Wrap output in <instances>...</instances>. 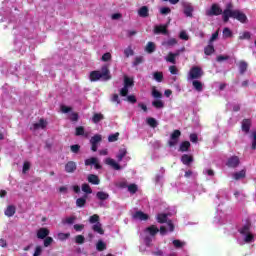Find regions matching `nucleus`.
Returning a JSON list of instances; mask_svg holds the SVG:
<instances>
[{
  "label": "nucleus",
  "instance_id": "43",
  "mask_svg": "<svg viewBox=\"0 0 256 256\" xmlns=\"http://www.w3.org/2000/svg\"><path fill=\"white\" fill-rule=\"evenodd\" d=\"M77 220V217L72 216V217H68L65 220L62 221L63 225H73V223H75V221Z\"/></svg>",
  "mask_w": 256,
  "mask_h": 256
},
{
  "label": "nucleus",
  "instance_id": "28",
  "mask_svg": "<svg viewBox=\"0 0 256 256\" xmlns=\"http://www.w3.org/2000/svg\"><path fill=\"white\" fill-rule=\"evenodd\" d=\"M204 53L205 55H213V53H215V46H213V44L209 43V45H207L204 48Z\"/></svg>",
  "mask_w": 256,
  "mask_h": 256
},
{
  "label": "nucleus",
  "instance_id": "24",
  "mask_svg": "<svg viewBox=\"0 0 256 256\" xmlns=\"http://www.w3.org/2000/svg\"><path fill=\"white\" fill-rule=\"evenodd\" d=\"M190 147H191V142L184 141L180 144L179 151H181V153H185V152L189 151Z\"/></svg>",
  "mask_w": 256,
  "mask_h": 256
},
{
  "label": "nucleus",
  "instance_id": "60",
  "mask_svg": "<svg viewBox=\"0 0 256 256\" xmlns=\"http://www.w3.org/2000/svg\"><path fill=\"white\" fill-rule=\"evenodd\" d=\"M240 41H243L245 39H251V33L249 32H244L242 35L239 36Z\"/></svg>",
  "mask_w": 256,
  "mask_h": 256
},
{
  "label": "nucleus",
  "instance_id": "6",
  "mask_svg": "<svg viewBox=\"0 0 256 256\" xmlns=\"http://www.w3.org/2000/svg\"><path fill=\"white\" fill-rule=\"evenodd\" d=\"M240 163L241 161L239 160V156H231L228 158L226 165L230 169H236V167H239Z\"/></svg>",
  "mask_w": 256,
  "mask_h": 256
},
{
  "label": "nucleus",
  "instance_id": "17",
  "mask_svg": "<svg viewBox=\"0 0 256 256\" xmlns=\"http://www.w3.org/2000/svg\"><path fill=\"white\" fill-rule=\"evenodd\" d=\"M92 231L98 233L99 235H105V230H103V225L101 222H98L92 226Z\"/></svg>",
  "mask_w": 256,
  "mask_h": 256
},
{
  "label": "nucleus",
  "instance_id": "21",
  "mask_svg": "<svg viewBox=\"0 0 256 256\" xmlns=\"http://www.w3.org/2000/svg\"><path fill=\"white\" fill-rule=\"evenodd\" d=\"M17 212V208H15V206L13 205H9L6 210H5V215L6 217H13V215H15V213Z\"/></svg>",
  "mask_w": 256,
  "mask_h": 256
},
{
  "label": "nucleus",
  "instance_id": "57",
  "mask_svg": "<svg viewBox=\"0 0 256 256\" xmlns=\"http://www.w3.org/2000/svg\"><path fill=\"white\" fill-rule=\"evenodd\" d=\"M166 61H168V63H172L173 65H175V55H173V53L170 52L168 54V57L166 58Z\"/></svg>",
  "mask_w": 256,
  "mask_h": 256
},
{
  "label": "nucleus",
  "instance_id": "47",
  "mask_svg": "<svg viewBox=\"0 0 256 256\" xmlns=\"http://www.w3.org/2000/svg\"><path fill=\"white\" fill-rule=\"evenodd\" d=\"M99 220H100V217H99V215L98 214H93L92 216H90V218H89V223H91L92 225H94V223H100L99 222Z\"/></svg>",
  "mask_w": 256,
  "mask_h": 256
},
{
  "label": "nucleus",
  "instance_id": "64",
  "mask_svg": "<svg viewBox=\"0 0 256 256\" xmlns=\"http://www.w3.org/2000/svg\"><path fill=\"white\" fill-rule=\"evenodd\" d=\"M252 137H253V140H252L251 148L253 149V151H255V149H256V131L252 132Z\"/></svg>",
  "mask_w": 256,
  "mask_h": 256
},
{
  "label": "nucleus",
  "instance_id": "54",
  "mask_svg": "<svg viewBox=\"0 0 256 256\" xmlns=\"http://www.w3.org/2000/svg\"><path fill=\"white\" fill-rule=\"evenodd\" d=\"M245 235H246L244 238L245 243H251L255 239V236H253V234L251 233H248Z\"/></svg>",
  "mask_w": 256,
  "mask_h": 256
},
{
  "label": "nucleus",
  "instance_id": "44",
  "mask_svg": "<svg viewBox=\"0 0 256 256\" xmlns=\"http://www.w3.org/2000/svg\"><path fill=\"white\" fill-rule=\"evenodd\" d=\"M251 231V224H246L240 229L241 235H247Z\"/></svg>",
  "mask_w": 256,
  "mask_h": 256
},
{
  "label": "nucleus",
  "instance_id": "18",
  "mask_svg": "<svg viewBox=\"0 0 256 256\" xmlns=\"http://www.w3.org/2000/svg\"><path fill=\"white\" fill-rule=\"evenodd\" d=\"M45 127H47V122L42 118L38 123H34L31 129L37 131L38 129H45Z\"/></svg>",
  "mask_w": 256,
  "mask_h": 256
},
{
  "label": "nucleus",
  "instance_id": "59",
  "mask_svg": "<svg viewBox=\"0 0 256 256\" xmlns=\"http://www.w3.org/2000/svg\"><path fill=\"white\" fill-rule=\"evenodd\" d=\"M161 15H169L171 13V8L169 7H162L160 8Z\"/></svg>",
  "mask_w": 256,
  "mask_h": 256
},
{
  "label": "nucleus",
  "instance_id": "33",
  "mask_svg": "<svg viewBox=\"0 0 256 256\" xmlns=\"http://www.w3.org/2000/svg\"><path fill=\"white\" fill-rule=\"evenodd\" d=\"M222 33L224 39H231V37H233V31H231V29L228 27H225Z\"/></svg>",
  "mask_w": 256,
  "mask_h": 256
},
{
  "label": "nucleus",
  "instance_id": "29",
  "mask_svg": "<svg viewBox=\"0 0 256 256\" xmlns=\"http://www.w3.org/2000/svg\"><path fill=\"white\" fill-rule=\"evenodd\" d=\"M146 122H147V125H149V127H152V129H155L157 125H159V123H157V120L153 117L147 118Z\"/></svg>",
  "mask_w": 256,
  "mask_h": 256
},
{
  "label": "nucleus",
  "instance_id": "9",
  "mask_svg": "<svg viewBox=\"0 0 256 256\" xmlns=\"http://www.w3.org/2000/svg\"><path fill=\"white\" fill-rule=\"evenodd\" d=\"M66 173H75L77 171V163L74 161H68L65 165Z\"/></svg>",
  "mask_w": 256,
  "mask_h": 256
},
{
  "label": "nucleus",
  "instance_id": "15",
  "mask_svg": "<svg viewBox=\"0 0 256 256\" xmlns=\"http://www.w3.org/2000/svg\"><path fill=\"white\" fill-rule=\"evenodd\" d=\"M49 229L47 228H40L37 231V238L38 239H46V237H49Z\"/></svg>",
  "mask_w": 256,
  "mask_h": 256
},
{
  "label": "nucleus",
  "instance_id": "2",
  "mask_svg": "<svg viewBox=\"0 0 256 256\" xmlns=\"http://www.w3.org/2000/svg\"><path fill=\"white\" fill-rule=\"evenodd\" d=\"M111 71L109 70V66L104 65L101 67V71L94 70L90 72L89 79L92 83H95L102 79V81H110L111 79Z\"/></svg>",
  "mask_w": 256,
  "mask_h": 256
},
{
  "label": "nucleus",
  "instance_id": "27",
  "mask_svg": "<svg viewBox=\"0 0 256 256\" xmlns=\"http://www.w3.org/2000/svg\"><path fill=\"white\" fill-rule=\"evenodd\" d=\"M96 197L99 199V201H107V199H109V193L99 191L96 193Z\"/></svg>",
  "mask_w": 256,
  "mask_h": 256
},
{
  "label": "nucleus",
  "instance_id": "5",
  "mask_svg": "<svg viewBox=\"0 0 256 256\" xmlns=\"http://www.w3.org/2000/svg\"><path fill=\"white\" fill-rule=\"evenodd\" d=\"M179 137H181L180 130H174L170 135V140L168 141L169 147H175L179 143Z\"/></svg>",
  "mask_w": 256,
  "mask_h": 256
},
{
  "label": "nucleus",
  "instance_id": "4",
  "mask_svg": "<svg viewBox=\"0 0 256 256\" xmlns=\"http://www.w3.org/2000/svg\"><path fill=\"white\" fill-rule=\"evenodd\" d=\"M207 17H218V15H222L223 20V9L219 6V4H212L210 9L206 10Z\"/></svg>",
  "mask_w": 256,
  "mask_h": 256
},
{
  "label": "nucleus",
  "instance_id": "23",
  "mask_svg": "<svg viewBox=\"0 0 256 256\" xmlns=\"http://www.w3.org/2000/svg\"><path fill=\"white\" fill-rule=\"evenodd\" d=\"M103 119H105V115H103L102 113H94V115L92 116V123H100V121H103Z\"/></svg>",
  "mask_w": 256,
  "mask_h": 256
},
{
  "label": "nucleus",
  "instance_id": "39",
  "mask_svg": "<svg viewBox=\"0 0 256 256\" xmlns=\"http://www.w3.org/2000/svg\"><path fill=\"white\" fill-rule=\"evenodd\" d=\"M133 85H135V82L133 81V79L125 76L124 77V87H127L129 89V87H133Z\"/></svg>",
  "mask_w": 256,
  "mask_h": 256
},
{
  "label": "nucleus",
  "instance_id": "16",
  "mask_svg": "<svg viewBox=\"0 0 256 256\" xmlns=\"http://www.w3.org/2000/svg\"><path fill=\"white\" fill-rule=\"evenodd\" d=\"M192 87L197 93L203 92V82L199 80H192Z\"/></svg>",
  "mask_w": 256,
  "mask_h": 256
},
{
  "label": "nucleus",
  "instance_id": "34",
  "mask_svg": "<svg viewBox=\"0 0 256 256\" xmlns=\"http://www.w3.org/2000/svg\"><path fill=\"white\" fill-rule=\"evenodd\" d=\"M245 175H246V172L245 170H241L239 172H236L233 174V178L236 180V181H239V179H245Z\"/></svg>",
  "mask_w": 256,
  "mask_h": 256
},
{
  "label": "nucleus",
  "instance_id": "62",
  "mask_svg": "<svg viewBox=\"0 0 256 256\" xmlns=\"http://www.w3.org/2000/svg\"><path fill=\"white\" fill-rule=\"evenodd\" d=\"M102 61L107 62V61H111V53L106 52L102 55Z\"/></svg>",
  "mask_w": 256,
  "mask_h": 256
},
{
  "label": "nucleus",
  "instance_id": "3",
  "mask_svg": "<svg viewBox=\"0 0 256 256\" xmlns=\"http://www.w3.org/2000/svg\"><path fill=\"white\" fill-rule=\"evenodd\" d=\"M203 75H205V72H203V68H201L199 66H193L192 68H190V70L188 72L187 80L188 81H197L198 79H201V77H203Z\"/></svg>",
  "mask_w": 256,
  "mask_h": 256
},
{
  "label": "nucleus",
  "instance_id": "32",
  "mask_svg": "<svg viewBox=\"0 0 256 256\" xmlns=\"http://www.w3.org/2000/svg\"><path fill=\"white\" fill-rule=\"evenodd\" d=\"M81 189L85 195H91V193H93V189H91V186L87 183L82 184Z\"/></svg>",
  "mask_w": 256,
  "mask_h": 256
},
{
  "label": "nucleus",
  "instance_id": "55",
  "mask_svg": "<svg viewBox=\"0 0 256 256\" xmlns=\"http://www.w3.org/2000/svg\"><path fill=\"white\" fill-rule=\"evenodd\" d=\"M70 150L72 153H79L81 146L79 144L71 145Z\"/></svg>",
  "mask_w": 256,
  "mask_h": 256
},
{
  "label": "nucleus",
  "instance_id": "13",
  "mask_svg": "<svg viewBox=\"0 0 256 256\" xmlns=\"http://www.w3.org/2000/svg\"><path fill=\"white\" fill-rule=\"evenodd\" d=\"M105 163L106 165H110V167L114 168L115 171H121V165L116 163L113 158H106Z\"/></svg>",
  "mask_w": 256,
  "mask_h": 256
},
{
  "label": "nucleus",
  "instance_id": "11",
  "mask_svg": "<svg viewBox=\"0 0 256 256\" xmlns=\"http://www.w3.org/2000/svg\"><path fill=\"white\" fill-rule=\"evenodd\" d=\"M251 125H252V122H251V119H243L242 120V131L244 133H249V131H251Z\"/></svg>",
  "mask_w": 256,
  "mask_h": 256
},
{
  "label": "nucleus",
  "instance_id": "38",
  "mask_svg": "<svg viewBox=\"0 0 256 256\" xmlns=\"http://www.w3.org/2000/svg\"><path fill=\"white\" fill-rule=\"evenodd\" d=\"M152 97L154 99H161L163 97V93H161L155 86L152 87Z\"/></svg>",
  "mask_w": 256,
  "mask_h": 256
},
{
  "label": "nucleus",
  "instance_id": "52",
  "mask_svg": "<svg viewBox=\"0 0 256 256\" xmlns=\"http://www.w3.org/2000/svg\"><path fill=\"white\" fill-rule=\"evenodd\" d=\"M70 121H72L73 123L79 121V113L72 112L70 115Z\"/></svg>",
  "mask_w": 256,
  "mask_h": 256
},
{
  "label": "nucleus",
  "instance_id": "10",
  "mask_svg": "<svg viewBox=\"0 0 256 256\" xmlns=\"http://www.w3.org/2000/svg\"><path fill=\"white\" fill-rule=\"evenodd\" d=\"M133 219H139V221H147L149 219V215L143 211H136L133 214Z\"/></svg>",
  "mask_w": 256,
  "mask_h": 256
},
{
  "label": "nucleus",
  "instance_id": "20",
  "mask_svg": "<svg viewBox=\"0 0 256 256\" xmlns=\"http://www.w3.org/2000/svg\"><path fill=\"white\" fill-rule=\"evenodd\" d=\"M138 15H139V17H142L143 19L149 17V7H147V6H142V7L138 10Z\"/></svg>",
  "mask_w": 256,
  "mask_h": 256
},
{
  "label": "nucleus",
  "instance_id": "37",
  "mask_svg": "<svg viewBox=\"0 0 256 256\" xmlns=\"http://www.w3.org/2000/svg\"><path fill=\"white\" fill-rule=\"evenodd\" d=\"M115 187L118 189H127L129 187L127 180L118 181L115 183Z\"/></svg>",
  "mask_w": 256,
  "mask_h": 256
},
{
  "label": "nucleus",
  "instance_id": "7",
  "mask_svg": "<svg viewBox=\"0 0 256 256\" xmlns=\"http://www.w3.org/2000/svg\"><path fill=\"white\" fill-rule=\"evenodd\" d=\"M167 27H169V25H167V24L156 25L154 27L155 35H167V33H169V31L167 30Z\"/></svg>",
  "mask_w": 256,
  "mask_h": 256
},
{
  "label": "nucleus",
  "instance_id": "41",
  "mask_svg": "<svg viewBox=\"0 0 256 256\" xmlns=\"http://www.w3.org/2000/svg\"><path fill=\"white\" fill-rule=\"evenodd\" d=\"M162 45H164L165 47H174V45H177V39L170 38L168 41L163 42Z\"/></svg>",
  "mask_w": 256,
  "mask_h": 256
},
{
  "label": "nucleus",
  "instance_id": "22",
  "mask_svg": "<svg viewBox=\"0 0 256 256\" xmlns=\"http://www.w3.org/2000/svg\"><path fill=\"white\" fill-rule=\"evenodd\" d=\"M76 137H89V133H85V127L83 126H78L76 127V132H75Z\"/></svg>",
  "mask_w": 256,
  "mask_h": 256
},
{
  "label": "nucleus",
  "instance_id": "40",
  "mask_svg": "<svg viewBox=\"0 0 256 256\" xmlns=\"http://www.w3.org/2000/svg\"><path fill=\"white\" fill-rule=\"evenodd\" d=\"M96 249L97 251H105V249H107V244H105L103 240H99L96 244Z\"/></svg>",
  "mask_w": 256,
  "mask_h": 256
},
{
  "label": "nucleus",
  "instance_id": "58",
  "mask_svg": "<svg viewBox=\"0 0 256 256\" xmlns=\"http://www.w3.org/2000/svg\"><path fill=\"white\" fill-rule=\"evenodd\" d=\"M143 63V56H138L134 59L133 65L137 67V65H141Z\"/></svg>",
  "mask_w": 256,
  "mask_h": 256
},
{
  "label": "nucleus",
  "instance_id": "56",
  "mask_svg": "<svg viewBox=\"0 0 256 256\" xmlns=\"http://www.w3.org/2000/svg\"><path fill=\"white\" fill-rule=\"evenodd\" d=\"M53 243V238L46 236L44 238V247H49V245H51Z\"/></svg>",
  "mask_w": 256,
  "mask_h": 256
},
{
  "label": "nucleus",
  "instance_id": "53",
  "mask_svg": "<svg viewBox=\"0 0 256 256\" xmlns=\"http://www.w3.org/2000/svg\"><path fill=\"white\" fill-rule=\"evenodd\" d=\"M126 101H128V103H131L132 105H135V103H137V97H135V95H129L126 98Z\"/></svg>",
  "mask_w": 256,
  "mask_h": 256
},
{
  "label": "nucleus",
  "instance_id": "26",
  "mask_svg": "<svg viewBox=\"0 0 256 256\" xmlns=\"http://www.w3.org/2000/svg\"><path fill=\"white\" fill-rule=\"evenodd\" d=\"M146 231L149 233V235H151V237H155V235L159 233V228H157L155 225H151L146 228Z\"/></svg>",
  "mask_w": 256,
  "mask_h": 256
},
{
  "label": "nucleus",
  "instance_id": "51",
  "mask_svg": "<svg viewBox=\"0 0 256 256\" xmlns=\"http://www.w3.org/2000/svg\"><path fill=\"white\" fill-rule=\"evenodd\" d=\"M69 237H71L70 233H58V239H60V241H66Z\"/></svg>",
  "mask_w": 256,
  "mask_h": 256
},
{
  "label": "nucleus",
  "instance_id": "1",
  "mask_svg": "<svg viewBox=\"0 0 256 256\" xmlns=\"http://www.w3.org/2000/svg\"><path fill=\"white\" fill-rule=\"evenodd\" d=\"M233 3L229 2L226 4L223 10V21L224 23H229V19H236L240 23H247V15L240 10L233 9Z\"/></svg>",
  "mask_w": 256,
  "mask_h": 256
},
{
  "label": "nucleus",
  "instance_id": "14",
  "mask_svg": "<svg viewBox=\"0 0 256 256\" xmlns=\"http://www.w3.org/2000/svg\"><path fill=\"white\" fill-rule=\"evenodd\" d=\"M87 181L88 183H91V185H99V183H101L99 176L95 174H89L87 177Z\"/></svg>",
  "mask_w": 256,
  "mask_h": 256
},
{
  "label": "nucleus",
  "instance_id": "25",
  "mask_svg": "<svg viewBox=\"0 0 256 256\" xmlns=\"http://www.w3.org/2000/svg\"><path fill=\"white\" fill-rule=\"evenodd\" d=\"M168 219V215L165 214V213H159L156 217V221L160 224H163V223H167L169 220Z\"/></svg>",
  "mask_w": 256,
  "mask_h": 256
},
{
  "label": "nucleus",
  "instance_id": "50",
  "mask_svg": "<svg viewBox=\"0 0 256 256\" xmlns=\"http://www.w3.org/2000/svg\"><path fill=\"white\" fill-rule=\"evenodd\" d=\"M75 243H77L78 245H83V243H85V236L77 235L75 237Z\"/></svg>",
  "mask_w": 256,
  "mask_h": 256
},
{
  "label": "nucleus",
  "instance_id": "12",
  "mask_svg": "<svg viewBox=\"0 0 256 256\" xmlns=\"http://www.w3.org/2000/svg\"><path fill=\"white\" fill-rule=\"evenodd\" d=\"M89 196L87 194H84L82 197L76 199V207H79L80 209L85 207L87 205V198Z\"/></svg>",
  "mask_w": 256,
  "mask_h": 256
},
{
  "label": "nucleus",
  "instance_id": "35",
  "mask_svg": "<svg viewBox=\"0 0 256 256\" xmlns=\"http://www.w3.org/2000/svg\"><path fill=\"white\" fill-rule=\"evenodd\" d=\"M127 155V149L122 148L119 150L118 154L116 155V158L119 162L123 161V158Z\"/></svg>",
  "mask_w": 256,
  "mask_h": 256
},
{
  "label": "nucleus",
  "instance_id": "46",
  "mask_svg": "<svg viewBox=\"0 0 256 256\" xmlns=\"http://www.w3.org/2000/svg\"><path fill=\"white\" fill-rule=\"evenodd\" d=\"M153 77L155 81L161 83L163 81V72H154Z\"/></svg>",
  "mask_w": 256,
  "mask_h": 256
},
{
  "label": "nucleus",
  "instance_id": "30",
  "mask_svg": "<svg viewBox=\"0 0 256 256\" xmlns=\"http://www.w3.org/2000/svg\"><path fill=\"white\" fill-rule=\"evenodd\" d=\"M156 46L153 42H148L145 48L146 53H155Z\"/></svg>",
  "mask_w": 256,
  "mask_h": 256
},
{
  "label": "nucleus",
  "instance_id": "45",
  "mask_svg": "<svg viewBox=\"0 0 256 256\" xmlns=\"http://www.w3.org/2000/svg\"><path fill=\"white\" fill-rule=\"evenodd\" d=\"M118 140H119V132H116L108 136L109 143H115V141H118Z\"/></svg>",
  "mask_w": 256,
  "mask_h": 256
},
{
  "label": "nucleus",
  "instance_id": "19",
  "mask_svg": "<svg viewBox=\"0 0 256 256\" xmlns=\"http://www.w3.org/2000/svg\"><path fill=\"white\" fill-rule=\"evenodd\" d=\"M181 162L183 163V165H191V163H193V156L189 155V154H184L181 156Z\"/></svg>",
  "mask_w": 256,
  "mask_h": 256
},
{
  "label": "nucleus",
  "instance_id": "42",
  "mask_svg": "<svg viewBox=\"0 0 256 256\" xmlns=\"http://www.w3.org/2000/svg\"><path fill=\"white\" fill-rule=\"evenodd\" d=\"M129 193H131L132 195H135V193H137V191H139V187H137V184H130L127 187Z\"/></svg>",
  "mask_w": 256,
  "mask_h": 256
},
{
  "label": "nucleus",
  "instance_id": "31",
  "mask_svg": "<svg viewBox=\"0 0 256 256\" xmlns=\"http://www.w3.org/2000/svg\"><path fill=\"white\" fill-rule=\"evenodd\" d=\"M240 74L243 75L247 71L248 64L245 61H240L238 63Z\"/></svg>",
  "mask_w": 256,
  "mask_h": 256
},
{
  "label": "nucleus",
  "instance_id": "48",
  "mask_svg": "<svg viewBox=\"0 0 256 256\" xmlns=\"http://www.w3.org/2000/svg\"><path fill=\"white\" fill-rule=\"evenodd\" d=\"M153 107L156 109H163L165 107V104L161 100H155L152 102Z\"/></svg>",
  "mask_w": 256,
  "mask_h": 256
},
{
  "label": "nucleus",
  "instance_id": "61",
  "mask_svg": "<svg viewBox=\"0 0 256 256\" xmlns=\"http://www.w3.org/2000/svg\"><path fill=\"white\" fill-rule=\"evenodd\" d=\"M134 51H133V49H131V48H126L125 50H124V55H125V57H131V56H133L134 55Z\"/></svg>",
  "mask_w": 256,
  "mask_h": 256
},
{
  "label": "nucleus",
  "instance_id": "8",
  "mask_svg": "<svg viewBox=\"0 0 256 256\" xmlns=\"http://www.w3.org/2000/svg\"><path fill=\"white\" fill-rule=\"evenodd\" d=\"M182 5L184 9V15L187 17H193V11H195L193 5L189 2H184Z\"/></svg>",
  "mask_w": 256,
  "mask_h": 256
},
{
  "label": "nucleus",
  "instance_id": "49",
  "mask_svg": "<svg viewBox=\"0 0 256 256\" xmlns=\"http://www.w3.org/2000/svg\"><path fill=\"white\" fill-rule=\"evenodd\" d=\"M96 162H97V158L91 157L85 160V165L86 167H89V165H95Z\"/></svg>",
  "mask_w": 256,
  "mask_h": 256
},
{
  "label": "nucleus",
  "instance_id": "36",
  "mask_svg": "<svg viewBox=\"0 0 256 256\" xmlns=\"http://www.w3.org/2000/svg\"><path fill=\"white\" fill-rule=\"evenodd\" d=\"M101 141H103V137L101 136V134H95L91 139H90V143H95L97 145H99V143H101Z\"/></svg>",
  "mask_w": 256,
  "mask_h": 256
},
{
  "label": "nucleus",
  "instance_id": "63",
  "mask_svg": "<svg viewBox=\"0 0 256 256\" xmlns=\"http://www.w3.org/2000/svg\"><path fill=\"white\" fill-rule=\"evenodd\" d=\"M41 253H43V248H41V246H37L35 248L33 256H41Z\"/></svg>",
  "mask_w": 256,
  "mask_h": 256
}]
</instances>
